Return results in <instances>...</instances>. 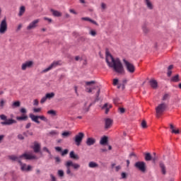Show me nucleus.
<instances>
[{"mask_svg": "<svg viewBox=\"0 0 181 181\" xmlns=\"http://www.w3.org/2000/svg\"><path fill=\"white\" fill-rule=\"evenodd\" d=\"M106 63L110 69H113L115 73L117 74H125V69H124V65L119 58L115 59L112 54L110 53L108 49H106Z\"/></svg>", "mask_w": 181, "mask_h": 181, "instance_id": "obj_1", "label": "nucleus"}, {"mask_svg": "<svg viewBox=\"0 0 181 181\" xmlns=\"http://www.w3.org/2000/svg\"><path fill=\"white\" fill-rule=\"evenodd\" d=\"M22 158H24L27 160H32L33 159H37V157L36 156H32L30 154H28L26 153H24L23 154L21 155L19 157L16 156H8V158L10 160H13V162H18L19 163V160H21Z\"/></svg>", "mask_w": 181, "mask_h": 181, "instance_id": "obj_2", "label": "nucleus"}, {"mask_svg": "<svg viewBox=\"0 0 181 181\" xmlns=\"http://www.w3.org/2000/svg\"><path fill=\"white\" fill-rule=\"evenodd\" d=\"M166 108H168V105L165 103H160L156 107L157 118H159L166 111Z\"/></svg>", "mask_w": 181, "mask_h": 181, "instance_id": "obj_3", "label": "nucleus"}, {"mask_svg": "<svg viewBox=\"0 0 181 181\" xmlns=\"http://www.w3.org/2000/svg\"><path fill=\"white\" fill-rule=\"evenodd\" d=\"M134 167L142 172V173H145L146 172V163L144 161H137L134 164Z\"/></svg>", "mask_w": 181, "mask_h": 181, "instance_id": "obj_4", "label": "nucleus"}, {"mask_svg": "<svg viewBox=\"0 0 181 181\" xmlns=\"http://www.w3.org/2000/svg\"><path fill=\"white\" fill-rule=\"evenodd\" d=\"M123 63L129 73L131 74L135 73V66H134L131 62H128L127 59H123Z\"/></svg>", "mask_w": 181, "mask_h": 181, "instance_id": "obj_5", "label": "nucleus"}, {"mask_svg": "<svg viewBox=\"0 0 181 181\" xmlns=\"http://www.w3.org/2000/svg\"><path fill=\"white\" fill-rule=\"evenodd\" d=\"M20 112L23 115L21 116L16 117L17 121H28V115H26V113L28 112L26 108L22 107L21 109H20Z\"/></svg>", "mask_w": 181, "mask_h": 181, "instance_id": "obj_6", "label": "nucleus"}, {"mask_svg": "<svg viewBox=\"0 0 181 181\" xmlns=\"http://www.w3.org/2000/svg\"><path fill=\"white\" fill-rule=\"evenodd\" d=\"M84 138V133L79 132L78 134L75 136L74 141L77 146H80L81 145V142H83V139Z\"/></svg>", "mask_w": 181, "mask_h": 181, "instance_id": "obj_7", "label": "nucleus"}, {"mask_svg": "<svg viewBox=\"0 0 181 181\" xmlns=\"http://www.w3.org/2000/svg\"><path fill=\"white\" fill-rule=\"evenodd\" d=\"M34 62L33 61H26L21 66V70H26V69H32L33 67Z\"/></svg>", "mask_w": 181, "mask_h": 181, "instance_id": "obj_8", "label": "nucleus"}, {"mask_svg": "<svg viewBox=\"0 0 181 181\" xmlns=\"http://www.w3.org/2000/svg\"><path fill=\"white\" fill-rule=\"evenodd\" d=\"M8 30V24L6 23V19H4L0 25V33H5L6 30Z\"/></svg>", "mask_w": 181, "mask_h": 181, "instance_id": "obj_9", "label": "nucleus"}, {"mask_svg": "<svg viewBox=\"0 0 181 181\" xmlns=\"http://www.w3.org/2000/svg\"><path fill=\"white\" fill-rule=\"evenodd\" d=\"M60 64V62L59 61H54L53 63H52L49 67H47V69L42 70V73H47V71H49V70H52V69H53V67H57V66H59Z\"/></svg>", "mask_w": 181, "mask_h": 181, "instance_id": "obj_10", "label": "nucleus"}, {"mask_svg": "<svg viewBox=\"0 0 181 181\" xmlns=\"http://www.w3.org/2000/svg\"><path fill=\"white\" fill-rule=\"evenodd\" d=\"M18 163L21 166V170L25 172H30L32 170V165H28L26 168V163H23L22 160H18Z\"/></svg>", "mask_w": 181, "mask_h": 181, "instance_id": "obj_11", "label": "nucleus"}, {"mask_svg": "<svg viewBox=\"0 0 181 181\" xmlns=\"http://www.w3.org/2000/svg\"><path fill=\"white\" fill-rule=\"evenodd\" d=\"M39 22H40V20L39 19L34 20L27 27V30H31V29H35V28H37V23H39Z\"/></svg>", "mask_w": 181, "mask_h": 181, "instance_id": "obj_12", "label": "nucleus"}, {"mask_svg": "<svg viewBox=\"0 0 181 181\" xmlns=\"http://www.w3.org/2000/svg\"><path fill=\"white\" fill-rule=\"evenodd\" d=\"M18 122L13 119H7L6 121L1 122V125H12L13 124H16Z\"/></svg>", "mask_w": 181, "mask_h": 181, "instance_id": "obj_13", "label": "nucleus"}, {"mask_svg": "<svg viewBox=\"0 0 181 181\" xmlns=\"http://www.w3.org/2000/svg\"><path fill=\"white\" fill-rule=\"evenodd\" d=\"M113 120L110 118H107L105 120V129H109V128H111V126L112 125Z\"/></svg>", "mask_w": 181, "mask_h": 181, "instance_id": "obj_14", "label": "nucleus"}, {"mask_svg": "<svg viewBox=\"0 0 181 181\" xmlns=\"http://www.w3.org/2000/svg\"><path fill=\"white\" fill-rule=\"evenodd\" d=\"M67 166H72L75 170H78V169H80V164L74 163L71 160L67 161Z\"/></svg>", "mask_w": 181, "mask_h": 181, "instance_id": "obj_15", "label": "nucleus"}, {"mask_svg": "<svg viewBox=\"0 0 181 181\" xmlns=\"http://www.w3.org/2000/svg\"><path fill=\"white\" fill-rule=\"evenodd\" d=\"M30 118L31 119L33 122H35L36 124H40V121H39V115H35L32 113L29 115Z\"/></svg>", "mask_w": 181, "mask_h": 181, "instance_id": "obj_16", "label": "nucleus"}, {"mask_svg": "<svg viewBox=\"0 0 181 181\" xmlns=\"http://www.w3.org/2000/svg\"><path fill=\"white\" fill-rule=\"evenodd\" d=\"M95 141H96L95 139L93 137H89L87 139L86 144L88 146H91L94 145V144H95Z\"/></svg>", "mask_w": 181, "mask_h": 181, "instance_id": "obj_17", "label": "nucleus"}, {"mask_svg": "<svg viewBox=\"0 0 181 181\" xmlns=\"http://www.w3.org/2000/svg\"><path fill=\"white\" fill-rule=\"evenodd\" d=\"M149 84L152 88L156 90L158 88V81L155 79H151L149 81Z\"/></svg>", "mask_w": 181, "mask_h": 181, "instance_id": "obj_18", "label": "nucleus"}, {"mask_svg": "<svg viewBox=\"0 0 181 181\" xmlns=\"http://www.w3.org/2000/svg\"><path fill=\"white\" fill-rule=\"evenodd\" d=\"M33 151L35 153H39V152L42 154V152L40 151V144H39L37 142H35Z\"/></svg>", "mask_w": 181, "mask_h": 181, "instance_id": "obj_19", "label": "nucleus"}, {"mask_svg": "<svg viewBox=\"0 0 181 181\" xmlns=\"http://www.w3.org/2000/svg\"><path fill=\"white\" fill-rule=\"evenodd\" d=\"M69 158H71V159H74V160H78V159H80V156L76 154V153H74V151H71L69 153Z\"/></svg>", "mask_w": 181, "mask_h": 181, "instance_id": "obj_20", "label": "nucleus"}, {"mask_svg": "<svg viewBox=\"0 0 181 181\" xmlns=\"http://www.w3.org/2000/svg\"><path fill=\"white\" fill-rule=\"evenodd\" d=\"M100 145H108V136H103L100 141Z\"/></svg>", "mask_w": 181, "mask_h": 181, "instance_id": "obj_21", "label": "nucleus"}, {"mask_svg": "<svg viewBox=\"0 0 181 181\" xmlns=\"http://www.w3.org/2000/svg\"><path fill=\"white\" fill-rule=\"evenodd\" d=\"M159 166L161 169V173L163 175H166V166H165V163H163V161H160L159 162Z\"/></svg>", "mask_w": 181, "mask_h": 181, "instance_id": "obj_22", "label": "nucleus"}, {"mask_svg": "<svg viewBox=\"0 0 181 181\" xmlns=\"http://www.w3.org/2000/svg\"><path fill=\"white\" fill-rule=\"evenodd\" d=\"M53 16H55L56 18H60V16H62V13H60V11L54 10L53 8L50 9Z\"/></svg>", "mask_w": 181, "mask_h": 181, "instance_id": "obj_23", "label": "nucleus"}, {"mask_svg": "<svg viewBox=\"0 0 181 181\" xmlns=\"http://www.w3.org/2000/svg\"><path fill=\"white\" fill-rule=\"evenodd\" d=\"M144 159L146 162H151V160H152V155L151 153H144Z\"/></svg>", "mask_w": 181, "mask_h": 181, "instance_id": "obj_24", "label": "nucleus"}, {"mask_svg": "<svg viewBox=\"0 0 181 181\" xmlns=\"http://www.w3.org/2000/svg\"><path fill=\"white\" fill-rule=\"evenodd\" d=\"M180 81V78H179V74H176L170 78L171 83H179Z\"/></svg>", "mask_w": 181, "mask_h": 181, "instance_id": "obj_25", "label": "nucleus"}, {"mask_svg": "<svg viewBox=\"0 0 181 181\" xmlns=\"http://www.w3.org/2000/svg\"><path fill=\"white\" fill-rule=\"evenodd\" d=\"M144 3L146 4L148 9L152 10L153 9V4L151 2V0H144Z\"/></svg>", "mask_w": 181, "mask_h": 181, "instance_id": "obj_26", "label": "nucleus"}, {"mask_svg": "<svg viewBox=\"0 0 181 181\" xmlns=\"http://www.w3.org/2000/svg\"><path fill=\"white\" fill-rule=\"evenodd\" d=\"M100 93H101V89L99 88L95 94L96 98L94 100L93 104H95V103L100 101Z\"/></svg>", "mask_w": 181, "mask_h": 181, "instance_id": "obj_27", "label": "nucleus"}, {"mask_svg": "<svg viewBox=\"0 0 181 181\" xmlns=\"http://www.w3.org/2000/svg\"><path fill=\"white\" fill-rule=\"evenodd\" d=\"M12 108H18V107H21V101L17 100L12 103L11 105Z\"/></svg>", "mask_w": 181, "mask_h": 181, "instance_id": "obj_28", "label": "nucleus"}, {"mask_svg": "<svg viewBox=\"0 0 181 181\" xmlns=\"http://www.w3.org/2000/svg\"><path fill=\"white\" fill-rule=\"evenodd\" d=\"M65 166L66 168V175H69V176H73V173H71V170H70V166L67 165V161L65 164Z\"/></svg>", "mask_w": 181, "mask_h": 181, "instance_id": "obj_29", "label": "nucleus"}, {"mask_svg": "<svg viewBox=\"0 0 181 181\" xmlns=\"http://www.w3.org/2000/svg\"><path fill=\"white\" fill-rule=\"evenodd\" d=\"M70 135H71V132H64L62 134V136L63 138H69V136H70Z\"/></svg>", "mask_w": 181, "mask_h": 181, "instance_id": "obj_30", "label": "nucleus"}, {"mask_svg": "<svg viewBox=\"0 0 181 181\" xmlns=\"http://www.w3.org/2000/svg\"><path fill=\"white\" fill-rule=\"evenodd\" d=\"M25 11H26L25 7L24 6H21L18 16H22V15H23V13H25Z\"/></svg>", "mask_w": 181, "mask_h": 181, "instance_id": "obj_31", "label": "nucleus"}, {"mask_svg": "<svg viewBox=\"0 0 181 181\" xmlns=\"http://www.w3.org/2000/svg\"><path fill=\"white\" fill-rule=\"evenodd\" d=\"M88 166L89 168H98V164L95 162L90 161L88 164Z\"/></svg>", "mask_w": 181, "mask_h": 181, "instance_id": "obj_32", "label": "nucleus"}, {"mask_svg": "<svg viewBox=\"0 0 181 181\" xmlns=\"http://www.w3.org/2000/svg\"><path fill=\"white\" fill-rule=\"evenodd\" d=\"M142 30L145 35H147V33H149V29L148 27H146V24L143 25L142 26Z\"/></svg>", "mask_w": 181, "mask_h": 181, "instance_id": "obj_33", "label": "nucleus"}, {"mask_svg": "<svg viewBox=\"0 0 181 181\" xmlns=\"http://www.w3.org/2000/svg\"><path fill=\"white\" fill-rule=\"evenodd\" d=\"M45 97H47V99L48 98L49 100H50V98H53V97H54V93H48L45 95Z\"/></svg>", "mask_w": 181, "mask_h": 181, "instance_id": "obj_34", "label": "nucleus"}, {"mask_svg": "<svg viewBox=\"0 0 181 181\" xmlns=\"http://www.w3.org/2000/svg\"><path fill=\"white\" fill-rule=\"evenodd\" d=\"M57 173H58V176H59V177H64V171H63V170H59L58 172H57Z\"/></svg>", "mask_w": 181, "mask_h": 181, "instance_id": "obj_35", "label": "nucleus"}, {"mask_svg": "<svg viewBox=\"0 0 181 181\" xmlns=\"http://www.w3.org/2000/svg\"><path fill=\"white\" fill-rule=\"evenodd\" d=\"M39 119H41V121H44V122H47L49 121V119H47L46 118V117L41 115V116H38Z\"/></svg>", "mask_w": 181, "mask_h": 181, "instance_id": "obj_36", "label": "nucleus"}, {"mask_svg": "<svg viewBox=\"0 0 181 181\" xmlns=\"http://www.w3.org/2000/svg\"><path fill=\"white\" fill-rule=\"evenodd\" d=\"M47 114H49V115H53V117H54L56 116V110H50L47 111Z\"/></svg>", "mask_w": 181, "mask_h": 181, "instance_id": "obj_37", "label": "nucleus"}, {"mask_svg": "<svg viewBox=\"0 0 181 181\" xmlns=\"http://www.w3.org/2000/svg\"><path fill=\"white\" fill-rule=\"evenodd\" d=\"M168 98H170V95H169L168 93H165L163 98H162V100L163 101H166V100H168Z\"/></svg>", "mask_w": 181, "mask_h": 181, "instance_id": "obj_38", "label": "nucleus"}, {"mask_svg": "<svg viewBox=\"0 0 181 181\" xmlns=\"http://www.w3.org/2000/svg\"><path fill=\"white\" fill-rule=\"evenodd\" d=\"M17 138H18V139H19V141L25 140V136L22 134H18L17 136Z\"/></svg>", "mask_w": 181, "mask_h": 181, "instance_id": "obj_39", "label": "nucleus"}, {"mask_svg": "<svg viewBox=\"0 0 181 181\" xmlns=\"http://www.w3.org/2000/svg\"><path fill=\"white\" fill-rule=\"evenodd\" d=\"M141 127L144 129L148 128V125L146 124V121H145V120H143L141 122Z\"/></svg>", "mask_w": 181, "mask_h": 181, "instance_id": "obj_40", "label": "nucleus"}, {"mask_svg": "<svg viewBox=\"0 0 181 181\" xmlns=\"http://www.w3.org/2000/svg\"><path fill=\"white\" fill-rule=\"evenodd\" d=\"M158 156H153L152 157V163H153L154 165H156V160H158Z\"/></svg>", "mask_w": 181, "mask_h": 181, "instance_id": "obj_41", "label": "nucleus"}, {"mask_svg": "<svg viewBox=\"0 0 181 181\" xmlns=\"http://www.w3.org/2000/svg\"><path fill=\"white\" fill-rule=\"evenodd\" d=\"M0 119H1V121H6L8 119V118H7L6 115H1Z\"/></svg>", "mask_w": 181, "mask_h": 181, "instance_id": "obj_42", "label": "nucleus"}, {"mask_svg": "<svg viewBox=\"0 0 181 181\" xmlns=\"http://www.w3.org/2000/svg\"><path fill=\"white\" fill-rule=\"evenodd\" d=\"M42 151H44V152H47V153H49V155H52V152L49 151L47 147H43Z\"/></svg>", "mask_w": 181, "mask_h": 181, "instance_id": "obj_43", "label": "nucleus"}, {"mask_svg": "<svg viewBox=\"0 0 181 181\" xmlns=\"http://www.w3.org/2000/svg\"><path fill=\"white\" fill-rule=\"evenodd\" d=\"M69 153V149L66 148L62 152V156H64Z\"/></svg>", "mask_w": 181, "mask_h": 181, "instance_id": "obj_44", "label": "nucleus"}, {"mask_svg": "<svg viewBox=\"0 0 181 181\" xmlns=\"http://www.w3.org/2000/svg\"><path fill=\"white\" fill-rule=\"evenodd\" d=\"M91 84H95V81H86V86H91Z\"/></svg>", "mask_w": 181, "mask_h": 181, "instance_id": "obj_45", "label": "nucleus"}, {"mask_svg": "<svg viewBox=\"0 0 181 181\" xmlns=\"http://www.w3.org/2000/svg\"><path fill=\"white\" fill-rule=\"evenodd\" d=\"M4 105H5V100H4V99H1V100L0 101V107L1 110L2 108H4Z\"/></svg>", "mask_w": 181, "mask_h": 181, "instance_id": "obj_46", "label": "nucleus"}, {"mask_svg": "<svg viewBox=\"0 0 181 181\" xmlns=\"http://www.w3.org/2000/svg\"><path fill=\"white\" fill-rule=\"evenodd\" d=\"M47 100V98L46 96H44L43 98H42V99L40 100V103L41 104H45V103H46Z\"/></svg>", "mask_w": 181, "mask_h": 181, "instance_id": "obj_47", "label": "nucleus"}, {"mask_svg": "<svg viewBox=\"0 0 181 181\" xmlns=\"http://www.w3.org/2000/svg\"><path fill=\"white\" fill-rule=\"evenodd\" d=\"M89 34L91 35V36H95L97 35V32L94 30H91Z\"/></svg>", "mask_w": 181, "mask_h": 181, "instance_id": "obj_48", "label": "nucleus"}, {"mask_svg": "<svg viewBox=\"0 0 181 181\" xmlns=\"http://www.w3.org/2000/svg\"><path fill=\"white\" fill-rule=\"evenodd\" d=\"M121 176H122V179H127L128 175L127 174V173H122L121 174Z\"/></svg>", "mask_w": 181, "mask_h": 181, "instance_id": "obj_49", "label": "nucleus"}, {"mask_svg": "<svg viewBox=\"0 0 181 181\" xmlns=\"http://www.w3.org/2000/svg\"><path fill=\"white\" fill-rule=\"evenodd\" d=\"M119 80L118 78H114L113 79V86H117Z\"/></svg>", "mask_w": 181, "mask_h": 181, "instance_id": "obj_50", "label": "nucleus"}, {"mask_svg": "<svg viewBox=\"0 0 181 181\" xmlns=\"http://www.w3.org/2000/svg\"><path fill=\"white\" fill-rule=\"evenodd\" d=\"M34 112H40L42 111V107H37L33 109Z\"/></svg>", "mask_w": 181, "mask_h": 181, "instance_id": "obj_51", "label": "nucleus"}, {"mask_svg": "<svg viewBox=\"0 0 181 181\" xmlns=\"http://www.w3.org/2000/svg\"><path fill=\"white\" fill-rule=\"evenodd\" d=\"M171 132H172V134H180V132L179 131V129H173L172 131H171Z\"/></svg>", "mask_w": 181, "mask_h": 181, "instance_id": "obj_52", "label": "nucleus"}, {"mask_svg": "<svg viewBox=\"0 0 181 181\" xmlns=\"http://www.w3.org/2000/svg\"><path fill=\"white\" fill-rule=\"evenodd\" d=\"M119 111L120 114H124L125 112V108L119 107Z\"/></svg>", "mask_w": 181, "mask_h": 181, "instance_id": "obj_53", "label": "nucleus"}, {"mask_svg": "<svg viewBox=\"0 0 181 181\" xmlns=\"http://www.w3.org/2000/svg\"><path fill=\"white\" fill-rule=\"evenodd\" d=\"M28 132H29V130H27L26 132H23V136H25V138H28V136H29V134H28Z\"/></svg>", "mask_w": 181, "mask_h": 181, "instance_id": "obj_54", "label": "nucleus"}, {"mask_svg": "<svg viewBox=\"0 0 181 181\" xmlns=\"http://www.w3.org/2000/svg\"><path fill=\"white\" fill-rule=\"evenodd\" d=\"M89 22H90V23H93V25H95V26H98V23H96L95 21H94V20H93V19H91V18H90V20Z\"/></svg>", "mask_w": 181, "mask_h": 181, "instance_id": "obj_55", "label": "nucleus"}, {"mask_svg": "<svg viewBox=\"0 0 181 181\" xmlns=\"http://www.w3.org/2000/svg\"><path fill=\"white\" fill-rule=\"evenodd\" d=\"M49 135H57V132L52 130L49 132Z\"/></svg>", "mask_w": 181, "mask_h": 181, "instance_id": "obj_56", "label": "nucleus"}, {"mask_svg": "<svg viewBox=\"0 0 181 181\" xmlns=\"http://www.w3.org/2000/svg\"><path fill=\"white\" fill-rule=\"evenodd\" d=\"M91 18H88V17H83L81 18V21H86L88 22H90Z\"/></svg>", "mask_w": 181, "mask_h": 181, "instance_id": "obj_57", "label": "nucleus"}, {"mask_svg": "<svg viewBox=\"0 0 181 181\" xmlns=\"http://www.w3.org/2000/svg\"><path fill=\"white\" fill-rule=\"evenodd\" d=\"M55 150L57 151V152H62V147L60 146L55 147Z\"/></svg>", "mask_w": 181, "mask_h": 181, "instance_id": "obj_58", "label": "nucleus"}, {"mask_svg": "<svg viewBox=\"0 0 181 181\" xmlns=\"http://www.w3.org/2000/svg\"><path fill=\"white\" fill-rule=\"evenodd\" d=\"M55 162L57 163H60V162H62V160L60 159L59 157H55Z\"/></svg>", "mask_w": 181, "mask_h": 181, "instance_id": "obj_59", "label": "nucleus"}, {"mask_svg": "<svg viewBox=\"0 0 181 181\" xmlns=\"http://www.w3.org/2000/svg\"><path fill=\"white\" fill-rule=\"evenodd\" d=\"M51 181H56V177L53 174H50Z\"/></svg>", "mask_w": 181, "mask_h": 181, "instance_id": "obj_60", "label": "nucleus"}, {"mask_svg": "<svg viewBox=\"0 0 181 181\" xmlns=\"http://www.w3.org/2000/svg\"><path fill=\"white\" fill-rule=\"evenodd\" d=\"M86 93H93V88H86Z\"/></svg>", "mask_w": 181, "mask_h": 181, "instance_id": "obj_61", "label": "nucleus"}, {"mask_svg": "<svg viewBox=\"0 0 181 181\" xmlns=\"http://www.w3.org/2000/svg\"><path fill=\"white\" fill-rule=\"evenodd\" d=\"M32 127V123L29 122L25 125V129H29Z\"/></svg>", "mask_w": 181, "mask_h": 181, "instance_id": "obj_62", "label": "nucleus"}, {"mask_svg": "<svg viewBox=\"0 0 181 181\" xmlns=\"http://www.w3.org/2000/svg\"><path fill=\"white\" fill-rule=\"evenodd\" d=\"M121 170V165H117L115 167V171L116 172H119Z\"/></svg>", "mask_w": 181, "mask_h": 181, "instance_id": "obj_63", "label": "nucleus"}, {"mask_svg": "<svg viewBox=\"0 0 181 181\" xmlns=\"http://www.w3.org/2000/svg\"><path fill=\"white\" fill-rule=\"evenodd\" d=\"M33 105H39V100L37 99L34 100Z\"/></svg>", "mask_w": 181, "mask_h": 181, "instance_id": "obj_64", "label": "nucleus"}]
</instances>
